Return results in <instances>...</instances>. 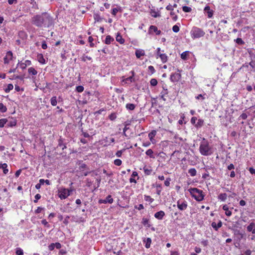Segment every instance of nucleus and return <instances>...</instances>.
I'll return each mask as SVG.
<instances>
[{"instance_id":"obj_56","label":"nucleus","mask_w":255,"mask_h":255,"mask_svg":"<svg viewBox=\"0 0 255 255\" xmlns=\"http://www.w3.org/2000/svg\"><path fill=\"white\" fill-rule=\"evenodd\" d=\"M131 73H132V76H130L128 78H127L126 79V81H130V82H132V79H133V77L134 76V72L133 71H131Z\"/></svg>"},{"instance_id":"obj_3","label":"nucleus","mask_w":255,"mask_h":255,"mask_svg":"<svg viewBox=\"0 0 255 255\" xmlns=\"http://www.w3.org/2000/svg\"><path fill=\"white\" fill-rule=\"evenodd\" d=\"M189 192L192 196L194 197L197 201H201L204 199V195L203 194V191L199 190L196 188H190Z\"/></svg>"},{"instance_id":"obj_27","label":"nucleus","mask_w":255,"mask_h":255,"mask_svg":"<svg viewBox=\"0 0 255 255\" xmlns=\"http://www.w3.org/2000/svg\"><path fill=\"white\" fill-rule=\"evenodd\" d=\"M50 102H51V104L52 106H56L57 103L56 97V96L52 97L50 100Z\"/></svg>"},{"instance_id":"obj_5","label":"nucleus","mask_w":255,"mask_h":255,"mask_svg":"<svg viewBox=\"0 0 255 255\" xmlns=\"http://www.w3.org/2000/svg\"><path fill=\"white\" fill-rule=\"evenodd\" d=\"M70 195L68 192V189L63 188L59 191L58 196L61 199H65Z\"/></svg>"},{"instance_id":"obj_47","label":"nucleus","mask_w":255,"mask_h":255,"mask_svg":"<svg viewBox=\"0 0 255 255\" xmlns=\"http://www.w3.org/2000/svg\"><path fill=\"white\" fill-rule=\"evenodd\" d=\"M249 65L252 68L254 71H255V61H252L249 63Z\"/></svg>"},{"instance_id":"obj_41","label":"nucleus","mask_w":255,"mask_h":255,"mask_svg":"<svg viewBox=\"0 0 255 255\" xmlns=\"http://www.w3.org/2000/svg\"><path fill=\"white\" fill-rule=\"evenodd\" d=\"M156 134V131L155 130H153V131H152L151 132H150L149 134H148V137L149 138V139L150 140H151V139L153 138V137H154Z\"/></svg>"},{"instance_id":"obj_8","label":"nucleus","mask_w":255,"mask_h":255,"mask_svg":"<svg viewBox=\"0 0 255 255\" xmlns=\"http://www.w3.org/2000/svg\"><path fill=\"white\" fill-rule=\"evenodd\" d=\"M177 207L181 211L185 210L187 207V204L186 202H181L180 201H178L177 202Z\"/></svg>"},{"instance_id":"obj_48","label":"nucleus","mask_w":255,"mask_h":255,"mask_svg":"<svg viewBox=\"0 0 255 255\" xmlns=\"http://www.w3.org/2000/svg\"><path fill=\"white\" fill-rule=\"evenodd\" d=\"M148 69L149 71L150 72L151 74H153L155 72L154 68L152 66H148Z\"/></svg>"},{"instance_id":"obj_9","label":"nucleus","mask_w":255,"mask_h":255,"mask_svg":"<svg viewBox=\"0 0 255 255\" xmlns=\"http://www.w3.org/2000/svg\"><path fill=\"white\" fill-rule=\"evenodd\" d=\"M205 13H206L209 18H211L213 14V11L211 10L209 6H206L204 9Z\"/></svg>"},{"instance_id":"obj_6","label":"nucleus","mask_w":255,"mask_h":255,"mask_svg":"<svg viewBox=\"0 0 255 255\" xmlns=\"http://www.w3.org/2000/svg\"><path fill=\"white\" fill-rule=\"evenodd\" d=\"M181 76L179 73H175L170 75V80L173 82L178 81L181 79Z\"/></svg>"},{"instance_id":"obj_23","label":"nucleus","mask_w":255,"mask_h":255,"mask_svg":"<svg viewBox=\"0 0 255 255\" xmlns=\"http://www.w3.org/2000/svg\"><path fill=\"white\" fill-rule=\"evenodd\" d=\"M146 154L149 156L150 158H154L155 157L153 156V151L151 149H148L146 152Z\"/></svg>"},{"instance_id":"obj_55","label":"nucleus","mask_w":255,"mask_h":255,"mask_svg":"<svg viewBox=\"0 0 255 255\" xmlns=\"http://www.w3.org/2000/svg\"><path fill=\"white\" fill-rule=\"evenodd\" d=\"M197 120V118L196 117H192L191 119V124L195 125V124H196L195 123H196V122Z\"/></svg>"},{"instance_id":"obj_52","label":"nucleus","mask_w":255,"mask_h":255,"mask_svg":"<svg viewBox=\"0 0 255 255\" xmlns=\"http://www.w3.org/2000/svg\"><path fill=\"white\" fill-rule=\"evenodd\" d=\"M38 61L40 63H42V64H44L45 63V60H44L42 55H40Z\"/></svg>"},{"instance_id":"obj_20","label":"nucleus","mask_w":255,"mask_h":255,"mask_svg":"<svg viewBox=\"0 0 255 255\" xmlns=\"http://www.w3.org/2000/svg\"><path fill=\"white\" fill-rule=\"evenodd\" d=\"M61 147L62 150H64L65 148H66V145L63 144V140L61 138H60L58 140V145L57 147Z\"/></svg>"},{"instance_id":"obj_64","label":"nucleus","mask_w":255,"mask_h":255,"mask_svg":"<svg viewBox=\"0 0 255 255\" xmlns=\"http://www.w3.org/2000/svg\"><path fill=\"white\" fill-rule=\"evenodd\" d=\"M249 170L250 172L252 174H255V169H254L253 167H250L249 169Z\"/></svg>"},{"instance_id":"obj_14","label":"nucleus","mask_w":255,"mask_h":255,"mask_svg":"<svg viewBox=\"0 0 255 255\" xmlns=\"http://www.w3.org/2000/svg\"><path fill=\"white\" fill-rule=\"evenodd\" d=\"M145 52L143 50L138 49L135 51V55L137 58H139L141 56L144 55Z\"/></svg>"},{"instance_id":"obj_58","label":"nucleus","mask_w":255,"mask_h":255,"mask_svg":"<svg viewBox=\"0 0 255 255\" xmlns=\"http://www.w3.org/2000/svg\"><path fill=\"white\" fill-rule=\"evenodd\" d=\"M55 248L54 243H52L48 246V249L50 251H53Z\"/></svg>"},{"instance_id":"obj_44","label":"nucleus","mask_w":255,"mask_h":255,"mask_svg":"<svg viewBox=\"0 0 255 255\" xmlns=\"http://www.w3.org/2000/svg\"><path fill=\"white\" fill-rule=\"evenodd\" d=\"M142 224L144 226L147 225L148 227H149L150 226V225L148 224V220L146 219V218H143L142 219Z\"/></svg>"},{"instance_id":"obj_63","label":"nucleus","mask_w":255,"mask_h":255,"mask_svg":"<svg viewBox=\"0 0 255 255\" xmlns=\"http://www.w3.org/2000/svg\"><path fill=\"white\" fill-rule=\"evenodd\" d=\"M43 209V208L38 207L37 209L35 211V213L36 214H38L41 212V211Z\"/></svg>"},{"instance_id":"obj_19","label":"nucleus","mask_w":255,"mask_h":255,"mask_svg":"<svg viewBox=\"0 0 255 255\" xmlns=\"http://www.w3.org/2000/svg\"><path fill=\"white\" fill-rule=\"evenodd\" d=\"M114 40V38L112 37L110 35H108L106 36L105 39V43L107 44H110L112 41Z\"/></svg>"},{"instance_id":"obj_50","label":"nucleus","mask_w":255,"mask_h":255,"mask_svg":"<svg viewBox=\"0 0 255 255\" xmlns=\"http://www.w3.org/2000/svg\"><path fill=\"white\" fill-rule=\"evenodd\" d=\"M171 181V179L170 178H166V180L164 181V184L166 186H169L170 185V182Z\"/></svg>"},{"instance_id":"obj_45","label":"nucleus","mask_w":255,"mask_h":255,"mask_svg":"<svg viewBox=\"0 0 255 255\" xmlns=\"http://www.w3.org/2000/svg\"><path fill=\"white\" fill-rule=\"evenodd\" d=\"M6 57L9 59V60H11L12 58V53L11 51H9L6 53Z\"/></svg>"},{"instance_id":"obj_16","label":"nucleus","mask_w":255,"mask_h":255,"mask_svg":"<svg viewBox=\"0 0 255 255\" xmlns=\"http://www.w3.org/2000/svg\"><path fill=\"white\" fill-rule=\"evenodd\" d=\"M163 90L161 92V98L164 101H166V98H165V96L168 94V91L167 89H165L164 87H163Z\"/></svg>"},{"instance_id":"obj_40","label":"nucleus","mask_w":255,"mask_h":255,"mask_svg":"<svg viewBox=\"0 0 255 255\" xmlns=\"http://www.w3.org/2000/svg\"><path fill=\"white\" fill-rule=\"evenodd\" d=\"M236 42L240 45H243L245 43L244 41L241 38H238L236 40Z\"/></svg>"},{"instance_id":"obj_25","label":"nucleus","mask_w":255,"mask_h":255,"mask_svg":"<svg viewBox=\"0 0 255 255\" xmlns=\"http://www.w3.org/2000/svg\"><path fill=\"white\" fill-rule=\"evenodd\" d=\"M204 121L202 119H199L198 120V122L196 124H195V127L196 128H200L202 127L204 125Z\"/></svg>"},{"instance_id":"obj_11","label":"nucleus","mask_w":255,"mask_h":255,"mask_svg":"<svg viewBox=\"0 0 255 255\" xmlns=\"http://www.w3.org/2000/svg\"><path fill=\"white\" fill-rule=\"evenodd\" d=\"M164 215H165L164 212L162 211H160L156 212L154 214V217L156 219H158L159 220H161Z\"/></svg>"},{"instance_id":"obj_53","label":"nucleus","mask_w":255,"mask_h":255,"mask_svg":"<svg viewBox=\"0 0 255 255\" xmlns=\"http://www.w3.org/2000/svg\"><path fill=\"white\" fill-rule=\"evenodd\" d=\"M144 199L146 201H149L151 203L153 201V199L151 198L149 196L145 195L144 196Z\"/></svg>"},{"instance_id":"obj_28","label":"nucleus","mask_w":255,"mask_h":255,"mask_svg":"<svg viewBox=\"0 0 255 255\" xmlns=\"http://www.w3.org/2000/svg\"><path fill=\"white\" fill-rule=\"evenodd\" d=\"M94 18L95 20V22H100L102 20V18L100 16V15L98 14H94Z\"/></svg>"},{"instance_id":"obj_59","label":"nucleus","mask_w":255,"mask_h":255,"mask_svg":"<svg viewBox=\"0 0 255 255\" xmlns=\"http://www.w3.org/2000/svg\"><path fill=\"white\" fill-rule=\"evenodd\" d=\"M41 223L44 225V226H46L47 227H49V225L48 224V222L46 221V220L44 219L41 221Z\"/></svg>"},{"instance_id":"obj_21","label":"nucleus","mask_w":255,"mask_h":255,"mask_svg":"<svg viewBox=\"0 0 255 255\" xmlns=\"http://www.w3.org/2000/svg\"><path fill=\"white\" fill-rule=\"evenodd\" d=\"M188 173L191 176H195L196 175L197 171L195 168H192L189 169Z\"/></svg>"},{"instance_id":"obj_32","label":"nucleus","mask_w":255,"mask_h":255,"mask_svg":"<svg viewBox=\"0 0 255 255\" xmlns=\"http://www.w3.org/2000/svg\"><path fill=\"white\" fill-rule=\"evenodd\" d=\"M13 88V85L11 84H9L7 85V88L4 90V91L6 93H8L10 92V90H11Z\"/></svg>"},{"instance_id":"obj_35","label":"nucleus","mask_w":255,"mask_h":255,"mask_svg":"<svg viewBox=\"0 0 255 255\" xmlns=\"http://www.w3.org/2000/svg\"><path fill=\"white\" fill-rule=\"evenodd\" d=\"M7 110L6 107L2 103H0V111L2 112H5Z\"/></svg>"},{"instance_id":"obj_37","label":"nucleus","mask_w":255,"mask_h":255,"mask_svg":"<svg viewBox=\"0 0 255 255\" xmlns=\"http://www.w3.org/2000/svg\"><path fill=\"white\" fill-rule=\"evenodd\" d=\"M7 120L5 119L0 120V127L2 128L7 122Z\"/></svg>"},{"instance_id":"obj_33","label":"nucleus","mask_w":255,"mask_h":255,"mask_svg":"<svg viewBox=\"0 0 255 255\" xmlns=\"http://www.w3.org/2000/svg\"><path fill=\"white\" fill-rule=\"evenodd\" d=\"M15 253L16 255H23V250L19 248H17L16 249Z\"/></svg>"},{"instance_id":"obj_13","label":"nucleus","mask_w":255,"mask_h":255,"mask_svg":"<svg viewBox=\"0 0 255 255\" xmlns=\"http://www.w3.org/2000/svg\"><path fill=\"white\" fill-rule=\"evenodd\" d=\"M212 227L216 230L217 231L219 228L222 227V223L221 221L217 224L215 222H212L211 224Z\"/></svg>"},{"instance_id":"obj_12","label":"nucleus","mask_w":255,"mask_h":255,"mask_svg":"<svg viewBox=\"0 0 255 255\" xmlns=\"http://www.w3.org/2000/svg\"><path fill=\"white\" fill-rule=\"evenodd\" d=\"M247 230L249 232H251L253 234H255V224L254 223H251L247 227Z\"/></svg>"},{"instance_id":"obj_29","label":"nucleus","mask_w":255,"mask_h":255,"mask_svg":"<svg viewBox=\"0 0 255 255\" xmlns=\"http://www.w3.org/2000/svg\"><path fill=\"white\" fill-rule=\"evenodd\" d=\"M28 71L29 74H31L33 75H35L37 73L36 70L33 67L29 68Z\"/></svg>"},{"instance_id":"obj_26","label":"nucleus","mask_w":255,"mask_h":255,"mask_svg":"<svg viewBox=\"0 0 255 255\" xmlns=\"http://www.w3.org/2000/svg\"><path fill=\"white\" fill-rule=\"evenodd\" d=\"M188 53H189V51H188L183 52L181 54V59L184 60H187V56L188 55Z\"/></svg>"},{"instance_id":"obj_46","label":"nucleus","mask_w":255,"mask_h":255,"mask_svg":"<svg viewBox=\"0 0 255 255\" xmlns=\"http://www.w3.org/2000/svg\"><path fill=\"white\" fill-rule=\"evenodd\" d=\"M76 91L78 92L81 93L84 91V87L82 86H78L76 87Z\"/></svg>"},{"instance_id":"obj_62","label":"nucleus","mask_w":255,"mask_h":255,"mask_svg":"<svg viewBox=\"0 0 255 255\" xmlns=\"http://www.w3.org/2000/svg\"><path fill=\"white\" fill-rule=\"evenodd\" d=\"M248 117L246 113H243L240 116V118H242L243 120H246Z\"/></svg>"},{"instance_id":"obj_24","label":"nucleus","mask_w":255,"mask_h":255,"mask_svg":"<svg viewBox=\"0 0 255 255\" xmlns=\"http://www.w3.org/2000/svg\"><path fill=\"white\" fill-rule=\"evenodd\" d=\"M126 107L128 110L132 111L135 109V106L133 104L129 103L126 105Z\"/></svg>"},{"instance_id":"obj_36","label":"nucleus","mask_w":255,"mask_h":255,"mask_svg":"<svg viewBox=\"0 0 255 255\" xmlns=\"http://www.w3.org/2000/svg\"><path fill=\"white\" fill-rule=\"evenodd\" d=\"M143 170L144 173L147 175H149L151 173L152 170L151 169L146 168L145 166L143 167Z\"/></svg>"},{"instance_id":"obj_61","label":"nucleus","mask_w":255,"mask_h":255,"mask_svg":"<svg viewBox=\"0 0 255 255\" xmlns=\"http://www.w3.org/2000/svg\"><path fill=\"white\" fill-rule=\"evenodd\" d=\"M41 47H42V49H46L47 48V44H46L45 41H43L42 42Z\"/></svg>"},{"instance_id":"obj_10","label":"nucleus","mask_w":255,"mask_h":255,"mask_svg":"<svg viewBox=\"0 0 255 255\" xmlns=\"http://www.w3.org/2000/svg\"><path fill=\"white\" fill-rule=\"evenodd\" d=\"M151 30H153L154 32L156 33L157 35H159L161 34V31L160 30H158L157 27L154 25H151L149 28V33H151Z\"/></svg>"},{"instance_id":"obj_2","label":"nucleus","mask_w":255,"mask_h":255,"mask_svg":"<svg viewBox=\"0 0 255 255\" xmlns=\"http://www.w3.org/2000/svg\"><path fill=\"white\" fill-rule=\"evenodd\" d=\"M199 150L201 154L204 156H208L212 153V148L210 146L209 142L203 138L201 142Z\"/></svg>"},{"instance_id":"obj_43","label":"nucleus","mask_w":255,"mask_h":255,"mask_svg":"<svg viewBox=\"0 0 255 255\" xmlns=\"http://www.w3.org/2000/svg\"><path fill=\"white\" fill-rule=\"evenodd\" d=\"M179 27L177 25H174L172 27V30L175 33L179 32Z\"/></svg>"},{"instance_id":"obj_49","label":"nucleus","mask_w":255,"mask_h":255,"mask_svg":"<svg viewBox=\"0 0 255 255\" xmlns=\"http://www.w3.org/2000/svg\"><path fill=\"white\" fill-rule=\"evenodd\" d=\"M234 234L235 235H239L240 236V238H243V234L242 233H240V231L238 230H235L234 231Z\"/></svg>"},{"instance_id":"obj_22","label":"nucleus","mask_w":255,"mask_h":255,"mask_svg":"<svg viewBox=\"0 0 255 255\" xmlns=\"http://www.w3.org/2000/svg\"><path fill=\"white\" fill-rule=\"evenodd\" d=\"M163 63H165L167 61V56L165 54H161L159 56Z\"/></svg>"},{"instance_id":"obj_54","label":"nucleus","mask_w":255,"mask_h":255,"mask_svg":"<svg viewBox=\"0 0 255 255\" xmlns=\"http://www.w3.org/2000/svg\"><path fill=\"white\" fill-rule=\"evenodd\" d=\"M170 14L171 16H173V19L174 21H176L178 17L173 11H171Z\"/></svg>"},{"instance_id":"obj_51","label":"nucleus","mask_w":255,"mask_h":255,"mask_svg":"<svg viewBox=\"0 0 255 255\" xmlns=\"http://www.w3.org/2000/svg\"><path fill=\"white\" fill-rule=\"evenodd\" d=\"M41 198V195L39 194H37L35 196V200H34V203H37L38 200Z\"/></svg>"},{"instance_id":"obj_34","label":"nucleus","mask_w":255,"mask_h":255,"mask_svg":"<svg viewBox=\"0 0 255 255\" xmlns=\"http://www.w3.org/2000/svg\"><path fill=\"white\" fill-rule=\"evenodd\" d=\"M81 59L82 61L85 62L87 59L88 60H91L92 59V58L91 57L86 56L85 54H83Z\"/></svg>"},{"instance_id":"obj_60","label":"nucleus","mask_w":255,"mask_h":255,"mask_svg":"<svg viewBox=\"0 0 255 255\" xmlns=\"http://www.w3.org/2000/svg\"><path fill=\"white\" fill-rule=\"evenodd\" d=\"M70 218L69 216H67L66 217V218H65L64 221H63V223L65 224V225H67L68 223H69V219Z\"/></svg>"},{"instance_id":"obj_39","label":"nucleus","mask_w":255,"mask_h":255,"mask_svg":"<svg viewBox=\"0 0 255 255\" xmlns=\"http://www.w3.org/2000/svg\"><path fill=\"white\" fill-rule=\"evenodd\" d=\"M182 9L184 12H189L191 11L192 9L191 7L187 6H184L182 7Z\"/></svg>"},{"instance_id":"obj_18","label":"nucleus","mask_w":255,"mask_h":255,"mask_svg":"<svg viewBox=\"0 0 255 255\" xmlns=\"http://www.w3.org/2000/svg\"><path fill=\"white\" fill-rule=\"evenodd\" d=\"M116 40L121 44H123L125 42V40L123 39L121 34L118 33L116 36Z\"/></svg>"},{"instance_id":"obj_57","label":"nucleus","mask_w":255,"mask_h":255,"mask_svg":"<svg viewBox=\"0 0 255 255\" xmlns=\"http://www.w3.org/2000/svg\"><path fill=\"white\" fill-rule=\"evenodd\" d=\"M134 208L137 209L138 210H141L144 208L143 205L142 204H139L138 206H135Z\"/></svg>"},{"instance_id":"obj_7","label":"nucleus","mask_w":255,"mask_h":255,"mask_svg":"<svg viewBox=\"0 0 255 255\" xmlns=\"http://www.w3.org/2000/svg\"><path fill=\"white\" fill-rule=\"evenodd\" d=\"M99 203L102 204H106L109 203L110 204H112L113 202V199L112 198L111 195H108L105 199H100L99 201Z\"/></svg>"},{"instance_id":"obj_30","label":"nucleus","mask_w":255,"mask_h":255,"mask_svg":"<svg viewBox=\"0 0 255 255\" xmlns=\"http://www.w3.org/2000/svg\"><path fill=\"white\" fill-rule=\"evenodd\" d=\"M151 243V239L149 238H147L145 244V248L148 249L150 247V244Z\"/></svg>"},{"instance_id":"obj_17","label":"nucleus","mask_w":255,"mask_h":255,"mask_svg":"<svg viewBox=\"0 0 255 255\" xmlns=\"http://www.w3.org/2000/svg\"><path fill=\"white\" fill-rule=\"evenodd\" d=\"M227 195L226 193H221L219 195L218 198L222 201H225L227 199Z\"/></svg>"},{"instance_id":"obj_15","label":"nucleus","mask_w":255,"mask_h":255,"mask_svg":"<svg viewBox=\"0 0 255 255\" xmlns=\"http://www.w3.org/2000/svg\"><path fill=\"white\" fill-rule=\"evenodd\" d=\"M7 165L6 163L0 164V168L3 169V172L4 174H6L8 172V169L7 168Z\"/></svg>"},{"instance_id":"obj_42","label":"nucleus","mask_w":255,"mask_h":255,"mask_svg":"<svg viewBox=\"0 0 255 255\" xmlns=\"http://www.w3.org/2000/svg\"><path fill=\"white\" fill-rule=\"evenodd\" d=\"M122 160L119 159H116L114 160V164L117 166H120L122 164Z\"/></svg>"},{"instance_id":"obj_4","label":"nucleus","mask_w":255,"mask_h":255,"mask_svg":"<svg viewBox=\"0 0 255 255\" xmlns=\"http://www.w3.org/2000/svg\"><path fill=\"white\" fill-rule=\"evenodd\" d=\"M205 34V32L202 29L197 27H194L191 31V35L193 39L203 37Z\"/></svg>"},{"instance_id":"obj_38","label":"nucleus","mask_w":255,"mask_h":255,"mask_svg":"<svg viewBox=\"0 0 255 255\" xmlns=\"http://www.w3.org/2000/svg\"><path fill=\"white\" fill-rule=\"evenodd\" d=\"M150 85L152 86H155L157 85V81L156 79H154V78H153V79H151L150 81Z\"/></svg>"},{"instance_id":"obj_1","label":"nucleus","mask_w":255,"mask_h":255,"mask_svg":"<svg viewBox=\"0 0 255 255\" xmlns=\"http://www.w3.org/2000/svg\"><path fill=\"white\" fill-rule=\"evenodd\" d=\"M31 22L32 24L38 27L49 28L54 25V20L47 12H43L32 17Z\"/></svg>"},{"instance_id":"obj_31","label":"nucleus","mask_w":255,"mask_h":255,"mask_svg":"<svg viewBox=\"0 0 255 255\" xmlns=\"http://www.w3.org/2000/svg\"><path fill=\"white\" fill-rule=\"evenodd\" d=\"M156 193L158 195H160L161 191V184H157L156 185Z\"/></svg>"}]
</instances>
